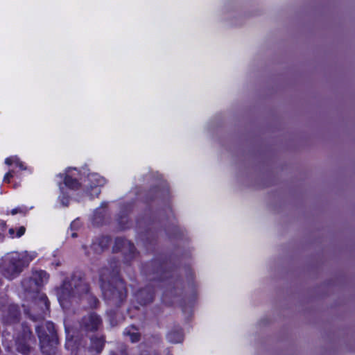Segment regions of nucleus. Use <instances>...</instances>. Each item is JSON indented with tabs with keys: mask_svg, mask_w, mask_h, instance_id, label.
Returning <instances> with one entry per match:
<instances>
[{
	"mask_svg": "<svg viewBox=\"0 0 355 355\" xmlns=\"http://www.w3.org/2000/svg\"><path fill=\"white\" fill-rule=\"evenodd\" d=\"M58 298L63 309L79 300L83 306L89 308L96 307L98 303L96 297L89 292L88 284L78 275H73L70 279L64 282L58 291Z\"/></svg>",
	"mask_w": 355,
	"mask_h": 355,
	"instance_id": "1",
	"label": "nucleus"
},
{
	"mask_svg": "<svg viewBox=\"0 0 355 355\" xmlns=\"http://www.w3.org/2000/svg\"><path fill=\"white\" fill-rule=\"evenodd\" d=\"M119 273L116 263H111L110 268H103L100 271L101 287L105 300L115 306H120L126 297L124 282L117 277Z\"/></svg>",
	"mask_w": 355,
	"mask_h": 355,
	"instance_id": "2",
	"label": "nucleus"
},
{
	"mask_svg": "<svg viewBox=\"0 0 355 355\" xmlns=\"http://www.w3.org/2000/svg\"><path fill=\"white\" fill-rule=\"evenodd\" d=\"M35 257L34 253L12 252L8 254L3 259L1 270L7 278L13 279L18 276Z\"/></svg>",
	"mask_w": 355,
	"mask_h": 355,
	"instance_id": "3",
	"label": "nucleus"
},
{
	"mask_svg": "<svg viewBox=\"0 0 355 355\" xmlns=\"http://www.w3.org/2000/svg\"><path fill=\"white\" fill-rule=\"evenodd\" d=\"M36 331L42 352L46 355L55 353L58 340L53 323L46 322L44 325L37 326L36 327Z\"/></svg>",
	"mask_w": 355,
	"mask_h": 355,
	"instance_id": "4",
	"label": "nucleus"
},
{
	"mask_svg": "<svg viewBox=\"0 0 355 355\" xmlns=\"http://www.w3.org/2000/svg\"><path fill=\"white\" fill-rule=\"evenodd\" d=\"M34 281L31 277L24 279L22 282V286L24 288V291L29 293H36L37 297L35 298L36 304L41 309V313H39L37 317L32 316L33 320H37L40 319H44V316L46 315L49 309V302L46 297V296L44 293H41L39 291H33L30 289V287L33 286V283Z\"/></svg>",
	"mask_w": 355,
	"mask_h": 355,
	"instance_id": "5",
	"label": "nucleus"
},
{
	"mask_svg": "<svg viewBox=\"0 0 355 355\" xmlns=\"http://www.w3.org/2000/svg\"><path fill=\"white\" fill-rule=\"evenodd\" d=\"M31 331L28 327L22 326L21 335H19L16 339L17 350L19 353L27 355L31 352L28 342L31 339Z\"/></svg>",
	"mask_w": 355,
	"mask_h": 355,
	"instance_id": "6",
	"label": "nucleus"
},
{
	"mask_svg": "<svg viewBox=\"0 0 355 355\" xmlns=\"http://www.w3.org/2000/svg\"><path fill=\"white\" fill-rule=\"evenodd\" d=\"M101 319L95 313H89L85 315L80 322V328L85 331L98 330L101 325Z\"/></svg>",
	"mask_w": 355,
	"mask_h": 355,
	"instance_id": "7",
	"label": "nucleus"
},
{
	"mask_svg": "<svg viewBox=\"0 0 355 355\" xmlns=\"http://www.w3.org/2000/svg\"><path fill=\"white\" fill-rule=\"evenodd\" d=\"M34 282L30 289L33 291H39L40 287L49 280V275L44 270H35L31 277Z\"/></svg>",
	"mask_w": 355,
	"mask_h": 355,
	"instance_id": "8",
	"label": "nucleus"
},
{
	"mask_svg": "<svg viewBox=\"0 0 355 355\" xmlns=\"http://www.w3.org/2000/svg\"><path fill=\"white\" fill-rule=\"evenodd\" d=\"M79 175L76 168H69L66 171L64 177V184L69 188L76 189L79 187V182L77 178Z\"/></svg>",
	"mask_w": 355,
	"mask_h": 355,
	"instance_id": "9",
	"label": "nucleus"
},
{
	"mask_svg": "<svg viewBox=\"0 0 355 355\" xmlns=\"http://www.w3.org/2000/svg\"><path fill=\"white\" fill-rule=\"evenodd\" d=\"M153 293H154L150 288L141 289L136 293L137 300L141 305H145L153 301Z\"/></svg>",
	"mask_w": 355,
	"mask_h": 355,
	"instance_id": "10",
	"label": "nucleus"
},
{
	"mask_svg": "<svg viewBox=\"0 0 355 355\" xmlns=\"http://www.w3.org/2000/svg\"><path fill=\"white\" fill-rule=\"evenodd\" d=\"M19 310L17 305H10L8 308L6 315L3 316V320L7 323L15 322L19 320Z\"/></svg>",
	"mask_w": 355,
	"mask_h": 355,
	"instance_id": "11",
	"label": "nucleus"
},
{
	"mask_svg": "<svg viewBox=\"0 0 355 355\" xmlns=\"http://www.w3.org/2000/svg\"><path fill=\"white\" fill-rule=\"evenodd\" d=\"M104 346V340L103 338H92L90 350L100 353Z\"/></svg>",
	"mask_w": 355,
	"mask_h": 355,
	"instance_id": "12",
	"label": "nucleus"
},
{
	"mask_svg": "<svg viewBox=\"0 0 355 355\" xmlns=\"http://www.w3.org/2000/svg\"><path fill=\"white\" fill-rule=\"evenodd\" d=\"M124 335L128 336L132 343L137 342L140 339V334L135 327L126 328L124 331Z\"/></svg>",
	"mask_w": 355,
	"mask_h": 355,
	"instance_id": "13",
	"label": "nucleus"
},
{
	"mask_svg": "<svg viewBox=\"0 0 355 355\" xmlns=\"http://www.w3.org/2000/svg\"><path fill=\"white\" fill-rule=\"evenodd\" d=\"M167 339L172 343H180L183 340V335L181 331H173L168 334Z\"/></svg>",
	"mask_w": 355,
	"mask_h": 355,
	"instance_id": "14",
	"label": "nucleus"
},
{
	"mask_svg": "<svg viewBox=\"0 0 355 355\" xmlns=\"http://www.w3.org/2000/svg\"><path fill=\"white\" fill-rule=\"evenodd\" d=\"M104 250H103L102 247L98 245V243L95 241L92 243V245L90 246L89 250L87 252L88 256H90L92 254H100L102 253Z\"/></svg>",
	"mask_w": 355,
	"mask_h": 355,
	"instance_id": "15",
	"label": "nucleus"
},
{
	"mask_svg": "<svg viewBox=\"0 0 355 355\" xmlns=\"http://www.w3.org/2000/svg\"><path fill=\"white\" fill-rule=\"evenodd\" d=\"M98 245L102 247L103 250H105L109 245L110 239L107 236H102L96 240Z\"/></svg>",
	"mask_w": 355,
	"mask_h": 355,
	"instance_id": "16",
	"label": "nucleus"
},
{
	"mask_svg": "<svg viewBox=\"0 0 355 355\" xmlns=\"http://www.w3.org/2000/svg\"><path fill=\"white\" fill-rule=\"evenodd\" d=\"M120 242L123 243V247H125V246H126V245H127V246H128L129 250H130V252L131 253H132V254L134 253L135 248V246L133 245V244L130 243V242H128V241H123V240H122V239H118L116 240V243H120Z\"/></svg>",
	"mask_w": 355,
	"mask_h": 355,
	"instance_id": "17",
	"label": "nucleus"
},
{
	"mask_svg": "<svg viewBox=\"0 0 355 355\" xmlns=\"http://www.w3.org/2000/svg\"><path fill=\"white\" fill-rule=\"evenodd\" d=\"M26 211V209L25 207H17L11 210L10 214L12 215H15L17 214H25Z\"/></svg>",
	"mask_w": 355,
	"mask_h": 355,
	"instance_id": "18",
	"label": "nucleus"
},
{
	"mask_svg": "<svg viewBox=\"0 0 355 355\" xmlns=\"http://www.w3.org/2000/svg\"><path fill=\"white\" fill-rule=\"evenodd\" d=\"M25 231H26V228L24 226H21L19 228H17V230H16V233H15L16 237L17 238L21 237L22 235L24 234Z\"/></svg>",
	"mask_w": 355,
	"mask_h": 355,
	"instance_id": "19",
	"label": "nucleus"
},
{
	"mask_svg": "<svg viewBox=\"0 0 355 355\" xmlns=\"http://www.w3.org/2000/svg\"><path fill=\"white\" fill-rule=\"evenodd\" d=\"M14 162H15L14 164H15L16 166H18L21 170L26 169V167L24 166L23 163L21 162L20 160L19 159V158L16 156H15Z\"/></svg>",
	"mask_w": 355,
	"mask_h": 355,
	"instance_id": "20",
	"label": "nucleus"
},
{
	"mask_svg": "<svg viewBox=\"0 0 355 355\" xmlns=\"http://www.w3.org/2000/svg\"><path fill=\"white\" fill-rule=\"evenodd\" d=\"M13 177V171H10L9 172H8L5 175H4V178H3V181L4 182H9L10 181V179L11 178Z\"/></svg>",
	"mask_w": 355,
	"mask_h": 355,
	"instance_id": "21",
	"label": "nucleus"
},
{
	"mask_svg": "<svg viewBox=\"0 0 355 355\" xmlns=\"http://www.w3.org/2000/svg\"><path fill=\"white\" fill-rule=\"evenodd\" d=\"M14 159H15V157H8L5 160V163L8 165H11L12 164H14Z\"/></svg>",
	"mask_w": 355,
	"mask_h": 355,
	"instance_id": "22",
	"label": "nucleus"
},
{
	"mask_svg": "<svg viewBox=\"0 0 355 355\" xmlns=\"http://www.w3.org/2000/svg\"><path fill=\"white\" fill-rule=\"evenodd\" d=\"M16 232V230L14 228L9 229L8 234H9L10 238L14 239V238L16 237V236H15V234H16L15 233L16 232Z\"/></svg>",
	"mask_w": 355,
	"mask_h": 355,
	"instance_id": "23",
	"label": "nucleus"
},
{
	"mask_svg": "<svg viewBox=\"0 0 355 355\" xmlns=\"http://www.w3.org/2000/svg\"><path fill=\"white\" fill-rule=\"evenodd\" d=\"M93 189L96 196H98L101 192L100 189L97 187V185L94 186Z\"/></svg>",
	"mask_w": 355,
	"mask_h": 355,
	"instance_id": "24",
	"label": "nucleus"
},
{
	"mask_svg": "<svg viewBox=\"0 0 355 355\" xmlns=\"http://www.w3.org/2000/svg\"><path fill=\"white\" fill-rule=\"evenodd\" d=\"M77 223H77L76 221H73V222L71 223V228H73L75 225H76V224H77Z\"/></svg>",
	"mask_w": 355,
	"mask_h": 355,
	"instance_id": "25",
	"label": "nucleus"
},
{
	"mask_svg": "<svg viewBox=\"0 0 355 355\" xmlns=\"http://www.w3.org/2000/svg\"><path fill=\"white\" fill-rule=\"evenodd\" d=\"M71 236L72 237H76L77 236L76 233H72Z\"/></svg>",
	"mask_w": 355,
	"mask_h": 355,
	"instance_id": "26",
	"label": "nucleus"
},
{
	"mask_svg": "<svg viewBox=\"0 0 355 355\" xmlns=\"http://www.w3.org/2000/svg\"><path fill=\"white\" fill-rule=\"evenodd\" d=\"M83 351H84V350H83V349H78V352H79V353H82V352H83Z\"/></svg>",
	"mask_w": 355,
	"mask_h": 355,
	"instance_id": "27",
	"label": "nucleus"
},
{
	"mask_svg": "<svg viewBox=\"0 0 355 355\" xmlns=\"http://www.w3.org/2000/svg\"><path fill=\"white\" fill-rule=\"evenodd\" d=\"M94 178V175H92L89 177L90 179Z\"/></svg>",
	"mask_w": 355,
	"mask_h": 355,
	"instance_id": "28",
	"label": "nucleus"
},
{
	"mask_svg": "<svg viewBox=\"0 0 355 355\" xmlns=\"http://www.w3.org/2000/svg\"><path fill=\"white\" fill-rule=\"evenodd\" d=\"M110 355H116V354H114V353H112V354H111Z\"/></svg>",
	"mask_w": 355,
	"mask_h": 355,
	"instance_id": "29",
	"label": "nucleus"
}]
</instances>
